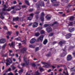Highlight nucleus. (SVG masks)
I'll return each mask as SVG.
<instances>
[{
    "instance_id": "1",
    "label": "nucleus",
    "mask_w": 75,
    "mask_h": 75,
    "mask_svg": "<svg viewBox=\"0 0 75 75\" xmlns=\"http://www.w3.org/2000/svg\"><path fill=\"white\" fill-rule=\"evenodd\" d=\"M13 62L11 61V59L9 58L6 60V65H10L11 64H12Z\"/></svg>"
},
{
    "instance_id": "2",
    "label": "nucleus",
    "mask_w": 75,
    "mask_h": 75,
    "mask_svg": "<svg viewBox=\"0 0 75 75\" xmlns=\"http://www.w3.org/2000/svg\"><path fill=\"white\" fill-rule=\"evenodd\" d=\"M25 59H26V58L25 57H24L23 58V60L25 63H25H23L21 65L22 66V67H25V65H28V64H29V62H27V61L25 60Z\"/></svg>"
},
{
    "instance_id": "3",
    "label": "nucleus",
    "mask_w": 75,
    "mask_h": 75,
    "mask_svg": "<svg viewBox=\"0 0 75 75\" xmlns=\"http://www.w3.org/2000/svg\"><path fill=\"white\" fill-rule=\"evenodd\" d=\"M42 64L43 65H46L47 64V65H45V66H43V67H44L45 68H49V67H50V66H51L50 64H48V63H46L45 62H42Z\"/></svg>"
},
{
    "instance_id": "4",
    "label": "nucleus",
    "mask_w": 75,
    "mask_h": 75,
    "mask_svg": "<svg viewBox=\"0 0 75 75\" xmlns=\"http://www.w3.org/2000/svg\"><path fill=\"white\" fill-rule=\"evenodd\" d=\"M33 16H34L33 13H31L30 15V16L27 18V20H30V21H31V20L33 19Z\"/></svg>"
},
{
    "instance_id": "5",
    "label": "nucleus",
    "mask_w": 75,
    "mask_h": 75,
    "mask_svg": "<svg viewBox=\"0 0 75 75\" xmlns=\"http://www.w3.org/2000/svg\"><path fill=\"white\" fill-rule=\"evenodd\" d=\"M44 35H42L38 39V41H42Z\"/></svg>"
},
{
    "instance_id": "6",
    "label": "nucleus",
    "mask_w": 75,
    "mask_h": 75,
    "mask_svg": "<svg viewBox=\"0 0 75 75\" xmlns=\"http://www.w3.org/2000/svg\"><path fill=\"white\" fill-rule=\"evenodd\" d=\"M44 16L45 15H44V12L42 13L41 14V16L40 18V20L42 21H44Z\"/></svg>"
},
{
    "instance_id": "7",
    "label": "nucleus",
    "mask_w": 75,
    "mask_h": 75,
    "mask_svg": "<svg viewBox=\"0 0 75 75\" xmlns=\"http://www.w3.org/2000/svg\"><path fill=\"white\" fill-rule=\"evenodd\" d=\"M70 71H72L73 72H74V73H73L71 74V75H74V74L75 73V67H74L73 68H71L70 69Z\"/></svg>"
},
{
    "instance_id": "8",
    "label": "nucleus",
    "mask_w": 75,
    "mask_h": 75,
    "mask_svg": "<svg viewBox=\"0 0 75 75\" xmlns=\"http://www.w3.org/2000/svg\"><path fill=\"white\" fill-rule=\"evenodd\" d=\"M39 4L41 6H44V3L43 1H42L41 0L39 1Z\"/></svg>"
},
{
    "instance_id": "9",
    "label": "nucleus",
    "mask_w": 75,
    "mask_h": 75,
    "mask_svg": "<svg viewBox=\"0 0 75 75\" xmlns=\"http://www.w3.org/2000/svg\"><path fill=\"white\" fill-rule=\"evenodd\" d=\"M27 48L26 47H23V50H21V53H22V54H24V51H27Z\"/></svg>"
},
{
    "instance_id": "10",
    "label": "nucleus",
    "mask_w": 75,
    "mask_h": 75,
    "mask_svg": "<svg viewBox=\"0 0 75 75\" xmlns=\"http://www.w3.org/2000/svg\"><path fill=\"white\" fill-rule=\"evenodd\" d=\"M75 30V28H69V31L70 33H72Z\"/></svg>"
},
{
    "instance_id": "11",
    "label": "nucleus",
    "mask_w": 75,
    "mask_h": 75,
    "mask_svg": "<svg viewBox=\"0 0 75 75\" xmlns=\"http://www.w3.org/2000/svg\"><path fill=\"white\" fill-rule=\"evenodd\" d=\"M71 35H72V34L71 33H68L66 35V38L67 39H68V38H69L71 37Z\"/></svg>"
},
{
    "instance_id": "12",
    "label": "nucleus",
    "mask_w": 75,
    "mask_h": 75,
    "mask_svg": "<svg viewBox=\"0 0 75 75\" xmlns=\"http://www.w3.org/2000/svg\"><path fill=\"white\" fill-rule=\"evenodd\" d=\"M10 46V47H13V48L14 47V46H15V42H12L11 43V44L9 43L8 44Z\"/></svg>"
},
{
    "instance_id": "13",
    "label": "nucleus",
    "mask_w": 75,
    "mask_h": 75,
    "mask_svg": "<svg viewBox=\"0 0 75 75\" xmlns=\"http://www.w3.org/2000/svg\"><path fill=\"white\" fill-rule=\"evenodd\" d=\"M0 14L1 16L0 17V18L2 19H4V17L2 16H3V14H4V15H6V13L5 12H1L0 13Z\"/></svg>"
},
{
    "instance_id": "14",
    "label": "nucleus",
    "mask_w": 75,
    "mask_h": 75,
    "mask_svg": "<svg viewBox=\"0 0 75 75\" xmlns=\"http://www.w3.org/2000/svg\"><path fill=\"white\" fill-rule=\"evenodd\" d=\"M6 42V39H2L0 40V44H3Z\"/></svg>"
},
{
    "instance_id": "15",
    "label": "nucleus",
    "mask_w": 75,
    "mask_h": 75,
    "mask_svg": "<svg viewBox=\"0 0 75 75\" xmlns=\"http://www.w3.org/2000/svg\"><path fill=\"white\" fill-rule=\"evenodd\" d=\"M72 59V57L70 55L68 56L67 58V61H71Z\"/></svg>"
},
{
    "instance_id": "16",
    "label": "nucleus",
    "mask_w": 75,
    "mask_h": 75,
    "mask_svg": "<svg viewBox=\"0 0 75 75\" xmlns=\"http://www.w3.org/2000/svg\"><path fill=\"white\" fill-rule=\"evenodd\" d=\"M66 42L65 41H61L59 43V44L60 45V46H61L63 44H65Z\"/></svg>"
},
{
    "instance_id": "17",
    "label": "nucleus",
    "mask_w": 75,
    "mask_h": 75,
    "mask_svg": "<svg viewBox=\"0 0 75 75\" xmlns=\"http://www.w3.org/2000/svg\"><path fill=\"white\" fill-rule=\"evenodd\" d=\"M35 39L34 38H33L30 40V44H33L35 42Z\"/></svg>"
},
{
    "instance_id": "18",
    "label": "nucleus",
    "mask_w": 75,
    "mask_h": 75,
    "mask_svg": "<svg viewBox=\"0 0 75 75\" xmlns=\"http://www.w3.org/2000/svg\"><path fill=\"white\" fill-rule=\"evenodd\" d=\"M38 26V23L36 22L33 25V28H35V27H37Z\"/></svg>"
},
{
    "instance_id": "19",
    "label": "nucleus",
    "mask_w": 75,
    "mask_h": 75,
    "mask_svg": "<svg viewBox=\"0 0 75 75\" xmlns=\"http://www.w3.org/2000/svg\"><path fill=\"white\" fill-rule=\"evenodd\" d=\"M46 30L48 33H50L51 31H52V28H49L46 29Z\"/></svg>"
},
{
    "instance_id": "20",
    "label": "nucleus",
    "mask_w": 75,
    "mask_h": 75,
    "mask_svg": "<svg viewBox=\"0 0 75 75\" xmlns=\"http://www.w3.org/2000/svg\"><path fill=\"white\" fill-rule=\"evenodd\" d=\"M11 70V68H9V69H8L7 71H4V72H6V73L4 74L3 75H7V74H6V73H7V72H8V71H10Z\"/></svg>"
},
{
    "instance_id": "21",
    "label": "nucleus",
    "mask_w": 75,
    "mask_h": 75,
    "mask_svg": "<svg viewBox=\"0 0 75 75\" xmlns=\"http://www.w3.org/2000/svg\"><path fill=\"white\" fill-rule=\"evenodd\" d=\"M8 7V4H7V3L6 2V4L4 5V7L5 8H7Z\"/></svg>"
},
{
    "instance_id": "22",
    "label": "nucleus",
    "mask_w": 75,
    "mask_h": 75,
    "mask_svg": "<svg viewBox=\"0 0 75 75\" xmlns=\"http://www.w3.org/2000/svg\"><path fill=\"white\" fill-rule=\"evenodd\" d=\"M63 51H64L65 52L63 53L62 55V57H64V56H65V55H67V52H66V50H64Z\"/></svg>"
},
{
    "instance_id": "23",
    "label": "nucleus",
    "mask_w": 75,
    "mask_h": 75,
    "mask_svg": "<svg viewBox=\"0 0 75 75\" xmlns=\"http://www.w3.org/2000/svg\"><path fill=\"white\" fill-rule=\"evenodd\" d=\"M73 25H74V23H73V22H70L68 24V26H73Z\"/></svg>"
},
{
    "instance_id": "24",
    "label": "nucleus",
    "mask_w": 75,
    "mask_h": 75,
    "mask_svg": "<svg viewBox=\"0 0 75 75\" xmlns=\"http://www.w3.org/2000/svg\"><path fill=\"white\" fill-rule=\"evenodd\" d=\"M21 6H18L17 7V8H16V10L17 11L18 10H21Z\"/></svg>"
},
{
    "instance_id": "25",
    "label": "nucleus",
    "mask_w": 75,
    "mask_h": 75,
    "mask_svg": "<svg viewBox=\"0 0 75 75\" xmlns=\"http://www.w3.org/2000/svg\"><path fill=\"white\" fill-rule=\"evenodd\" d=\"M15 40H16V41H20V40H21V38H17L15 39Z\"/></svg>"
},
{
    "instance_id": "26",
    "label": "nucleus",
    "mask_w": 75,
    "mask_h": 75,
    "mask_svg": "<svg viewBox=\"0 0 75 75\" xmlns=\"http://www.w3.org/2000/svg\"><path fill=\"white\" fill-rule=\"evenodd\" d=\"M18 20V17L13 18V21H17Z\"/></svg>"
},
{
    "instance_id": "27",
    "label": "nucleus",
    "mask_w": 75,
    "mask_h": 75,
    "mask_svg": "<svg viewBox=\"0 0 75 75\" xmlns=\"http://www.w3.org/2000/svg\"><path fill=\"white\" fill-rule=\"evenodd\" d=\"M47 42H48V40H47L46 39L44 41L43 44L45 45V44H47Z\"/></svg>"
},
{
    "instance_id": "28",
    "label": "nucleus",
    "mask_w": 75,
    "mask_h": 75,
    "mask_svg": "<svg viewBox=\"0 0 75 75\" xmlns=\"http://www.w3.org/2000/svg\"><path fill=\"white\" fill-rule=\"evenodd\" d=\"M65 71H66V73H65V71H63V74H65V75H69V74H68V71H67V70H65Z\"/></svg>"
},
{
    "instance_id": "29",
    "label": "nucleus",
    "mask_w": 75,
    "mask_h": 75,
    "mask_svg": "<svg viewBox=\"0 0 75 75\" xmlns=\"http://www.w3.org/2000/svg\"><path fill=\"white\" fill-rule=\"evenodd\" d=\"M74 18H74V16H71L70 17V21H73V20H74Z\"/></svg>"
},
{
    "instance_id": "30",
    "label": "nucleus",
    "mask_w": 75,
    "mask_h": 75,
    "mask_svg": "<svg viewBox=\"0 0 75 75\" xmlns=\"http://www.w3.org/2000/svg\"><path fill=\"white\" fill-rule=\"evenodd\" d=\"M40 35V34L38 32L36 33L35 34V36H36V37H38Z\"/></svg>"
},
{
    "instance_id": "31",
    "label": "nucleus",
    "mask_w": 75,
    "mask_h": 75,
    "mask_svg": "<svg viewBox=\"0 0 75 75\" xmlns=\"http://www.w3.org/2000/svg\"><path fill=\"white\" fill-rule=\"evenodd\" d=\"M7 45V43H5L4 45H3L2 47V49L3 50H4L5 48V47H6Z\"/></svg>"
},
{
    "instance_id": "32",
    "label": "nucleus",
    "mask_w": 75,
    "mask_h": 75,
    "mask_svg": "<svg viewBox=\"0 0 75 75\" xmlns=\"http://www.w3.org/2000/svg\"><path fill=\"white\" fill-rule=\"evenodd\" d=\"M51 26V25L49 24H45L44 25L45 27H50Z\"/></svg>"
},
{
    "instance_id": "33",
    "label": "nucleus",
    "mask_w": 75,
    "mask_h": 75,
    "mask_svg": "<svg viewBox=\"0 0 75 75\" xmlns=\"http://www.w3.org/2000/svg\"><path fill=\"white\" fill-rule=\"evenodd\" d=\"M39 68L40 72H42V71H44V69L41 67H40Z\"/></svg>"
},
{
    "instance_id": "34",
    "label": "nucleus",
    "mask_w": 75,
    "mask_h": 75,
    "mask_svg": "<svg viewBox=\"0 0 75 75\" xmlns=\"http://www.w3.org/2000/svg\"><path fill=\"white\" fill-rule=\"evenodd\" d=\"M35 74L37 75H40V73L38 72V71L35 72Z\"/></svg>"
},
{
    "instance_id": "35",
    "label": "nucleus",
    "mask_w": 75,
    "mask_h": 75,
    "mask_svg": "<svg viewBox=\"0 0 75 75\" xmlns=\"http://www.w3.org/2000/svg\"><path fill=\"white\" fill-rule=\"evenodd\" d=\"M48 15L46 17V18L47 20H50V19H51V17H48Z\"/></svg>"
},
{
    "instance_id": "36",
    "label": "nucleus",
    "mask_w": 75,
    "mask_h": 75,
    "mask_svg": "<svg viewBox=\"0 0 75 75\" xmlns=\"http://www.w3.org/2000/svg\"><path fill=\"white\" fill-rule=\"evenodd\" d=\"M25 3H26V4H27V5H28L29 6L30 5V4L28 1L25 0Z\"/></svg>"
},
{
    "instance_id": "37",
    "label": "nucleus",
    "mask_w": 75,
    "mask_h": 75,
    "mask_svg": "<svg viewBox=\"0 0 75 75\" xmlns=\"http://www.w3.org/2000/svg\"><path fill=\"white\" fill-rule=\"evenodd\" d=\"M17 5L15 6H13L12 7H10V8H11V9H14V8H15V7H17Z\"/></svg>"
},
{
    "instance_id": "38",
    "label": "nucleus",
    "mask_w": 75,
    "mask_h": 75,
    "mask_svg": "<svg viewBox=\"0 0 75 75\" xmlns=\"http://www.w3.org/2000/svg\"><path fill=\"white\" fill-rule=\"evenodd\" d=\"M21 42H22L24 45H25V44H26V41L25 40H24L23 41H21Z\"/></svg>"
},
{
    "instance_id": "39",
    "label": "nucleus",
    "mask_w": 75,
    "mask_h": 75,
    "mask_svg": "<svg viewBox=\"0 0 75 75\" xmlns=\"http://www.w3.org/2000/svg\"><path fill=\"white\" fill-rule=\"evenodd\" d=\"M7 54H2V57H7Z\"/></svg>"
},
{
    "instance_id": "40",
    "label": "nucleus",
    "mask_w": 75,
    "mask_h": 75,
    "mask_svg": "<svg viewBox=\"0 0 75 75\" xmlns=\"http://www.w3.org/2000/svg\"><path fill=\"white\" fill-rule=\"evenodd\" d=\"M11 11V8H10V7L8 9H6V11Z\"/></svg>"
},
{
    "instance_id": "41",
    "label": "nucleus",
    "mask_w": 75,
    "mask_h": 75,
    "mask_svg": "<svg viewBox=\"0 0 75 75\" xmlns=\"http://www.w3.org/2000/svg\"><path fill=\"white\" fill-rule=\"evenodd\" d=\"M36 8H37V10H40V6L39 5H36Z\"/></svg>"
},
{
    "instance_id": "42",
    "label": "nucleus",
    "mask_w": 75,
    "mask_h": 75,
    "mask_svg": "<svg viewBox=\"0 0 75 75\" xmlns=\"http://www.w3.org/2000/svg\"><path fill=\"white\" fill-rule=\"evenodd\" d=\"M23 72V69H22L19 71V74H21V73H22V72Z\"/></svg>"
},
{
    "instance_id": "43",
    "label": "nucleus",
    "mask_w": 75,
    "mask_h": 75,
    "mask_svg": "<svg viewBox=\"0 0 75 75\" xmlns=\"http://www.w3.org/2000/svg\"><path fill=\"white\" fill-rule=\"evenodd\" d=\"M51 1L52 3H56L57 2L56 0H51Z\"/></svg>"
},
{
    "instance_id": "44",
    "label": "nucleus",
    "mask_w": 75,
    "mask_h": 75,
    "mask_svg": "<svg viewBox=\"0 0 75 75\" xmlns=\"http://www.w3.org/2000/svg\"><path fill=\"white\" fill-rule=\"evenodd\" d=\"M7 34L9 35H11V32H8L7 33Z\"/></svg>"
},
{
    "instance_id": "45",
    "label": "nucleus",
    "mask_w": 75,
    "mask_h": 75,
    "mask_svg": "<svg viewBox=\"0 0 75 75\" xmlns=\"http://www.w3.org/2000/svg\"><path fill=\"white\" fill-rule=\"evenodd\" d=\"M44 33H45L44 31L42 30L41 31L40 33L42 34H43Z\"/></svg>"
},
{
    "instance_id": "46",
    "label": "nucleus",
    "mask_w": 75,
    "mask_h": 75,
    "mask_svg": "<svg viewBox=\"0 0 75 75\" xmlns=\"http://www.w3.org/2000/svg\"><path fill=\"white\" fill-rule=\"evenodd\" d=\"M51 54L50 53L47 54V57H50V56H51Z\"/></svg>"
},
{
    "instance_id": "47",
    "label": "nucleus",
    "mask_w": 75,
    "mask_h": 75,
    "mask_svg": "<svg viewBox=\"0 0 75 75\" xmlns=\"http://www.w3.org/2000/svg\"><path fill=\"white\" fill-rule=\"evenodd\" d=\"M4 30H7V27L6 26H4Z\"/></svg>"
},
{
    "instance_id": "48",
    "label": "nucleus",
    "mask_w": 75,
    "mask_h": 75,
    "mask_svg": "<svg viewBox=\"0 0 75 75\" xmlns=\"http://www.w3.org/2000/svg\"><path fill=\"white\" fill-rule=\"evenodd\" d=\"M12 68L13 70H14V69H15L16 68V67L14 66H12Z\"/></svg>"
},
{
    "instance_id": "49",
    "label": "nucleus",
    "mask_w": 75,
    "mask_h": 75,
    "mask_svg": "<svg viewBox=\"0 0 75 75\" xmlns=\"http://www.w3.org/2000/svg\"><path fill=\"white\" fill-rule=\"evenodd\" d=\"M54 35V33H51L49 35V36H50V37H52V35Z\"/></svg>"
},
{
    "instance_id": "50",
    "label": "nucleus",
    "mask_w": 75,
    "mask_h": 75,
    "mask_svg": "<svg viewBox=\"0 0 75 75\" xmlns=\"http://www.w3.org/2000/svg\"><path fill=\"white\" fill-rule=\"evenodd\" d=\"M32 65L33 67H36L35 66V64H32Z\"/></svg>"
},
{
    "instance_id": "51",
    "label": "nucleus",
    "mask_w": 75,
    "mask_h": 75,
    "mask_svg": "<svg viewBox=\"0 0 75 75\" xmlns=\"http://www.w3.org/2000/svg\"><path fill=\"white\" fill-rule=\"evenodd\" d=\"M38 50H39V47H37L35 49V51H38Z\"/></svg>"
},
{
    "instance_id": "52",
    "label": "nucleus",
    "mask_w": 75,
    "mask_h": 75,
    "mask_svg": "<svg viewBox=\"0 0 75 75\" xmlns=\"http://www.w3.org/2000/svg\"><path fill=\"white\" fill-rule=\"evenodd\" d=\"M8 75H13V74L11 72L10 73H8Z\"/></svg>"
},
{
    "instance_id": "53",
    "label": "nucleus",
    "mask_w": 75,
    "mask_h": 75,
    "mask_svg": "<svg viewBox=\"0 0 75 75\" xmlns=\"http://www.w3.org/2000/svg\"><path fill=\"white\" fill-rule=\"evenodd\" d=\"M6 8H3V11H7V9H6Z\"/></svg>"
},
{
    "instance_id": "54",
    "label": "nucleus",
    "mask_w": 75,
    "mask_h": 75,
    "mask_svg": "<svg viewBox=\"0 0 75 75\" xmlns=\"http://www.w3.org/2000/svg\"><path fill=\"white\" fill-rule=\"evenodd\" d=\"M13 4H17V2L16 1H13Z\"/></svg>"
},
{
    "instance_id": "55",
    "label": "nucleus",
    "mask_w": 75,
    "mask_h": 75,
    "mask_svg": "<svg viewBox=\"0 0 75 75\" xmlns=\"http://www.w3.org/2000/svg\"><path fill=\"white\" fill-rule=\"evenodd\" d=\"M11 13L13 14L14 13H16V12L14 11H11Z\"/></svg>"
},
{
    "instance_id": "56",
    "label": "nucleus",
    "mask_w": 75,
    "mask_h": 75,
    "mask_svg": "<svg viewBox=\"0 0 75 75\" xmlns=\"http://www.w3.org/2000/svg\"><path fill=\"white\" fill-rule=\"evenodd\" d=\"M22 8H25V7H26V6L25 5L22 6Z\"/></svg>"
},
{
    "instance_id": "57",
    "label": "nucleus",
    "mask_w": 75,
    "mask_h": 75,
    "mask_svg": "<svg viewBox=\"0 0 75 75\" xmlns=\"http://www.w3.org/2000/svg\"><path fill=\"white\" fill-rule=\"evenodd\" d=\"M58 23L57 22H55L53 24H52V25H53L54 24H57Z\"/></svg>"
},
{
    "instance_id": "58",
    "label": "nucleus",
    "mask_w": 75,
    "mask_h": 75,
    "mask_svg": "<svg viewBox=\"0 0 75 75\" xmlns=\"http://www.w3.org/2000/svg\"><path fill=\"white\" fill-rule=\"evenodd\" d=\"M33 10H34L33 9H30L29 10V11H32Z\"/></svg>"
},
{
    "instance_id": "59",
    "label": "nucleus",
    "mask_w": 75,
    "mask_h": 75,
    "mask_svg": "<svg viewBox=\"0 0 75 75\" xmlns=\"http://www.w3.org/2000/svg\"><path fill=\"white\" fill-rule=\"evenodd\" d=\"M51 71V69H49L47 71L48 72H50Z\"/></svg>"
},
{
    "instance_id": "60",
    "label": "nucleus",
    "mask_w": 75,
    "mask_h": 75,
    "mask_svg": "<svg viewBox=\"0 0 75 75\" xmlns=\"http://www.w3.org/2000/svg\"><path fill=\"white\" fill-rule=\"evenodd\" d=\"M40 12H35V14H39V13H40Z\"/></svg>"
},
{
    "instance_id": "61",
    "label": "nucleus",
    "mask_w": 75,
    "mask_h": 75,
    "mask_svg": "<svg viewBox=\"0 0 75 75\" xmlns=\"http://www.w3.org/2000/svg\"><path fill=\"white\" fill-rule=\"evenodd\" d=\"M57 42H53V44H57Z\"/></svg>"
},
{
    "instance_id": "62",
    "label": "nucleus",
    "mask_w": 75,
    "mask_h": 75,
    "mask_svg": "<svg viewBox=\"0 0 75 75\" xmlns=\"http://www.w3.org/2000/svg\"><path fill=\"white\" fill-rule=\"evenodd\" d=\"M25 23H23V24L22 25V27H24V25H25Z\"/></svg>"
},
{
    "instance_id": "63",
    "label": "nucleus",
    "mask_w": 75,
    "mask_h": 75,
    "mask_svg": "<svg viewBox=\"0 0 75 75\" xmlns=\"http://www.w3.org/2000/svg\"><path fill=\"white\" fill-rule=\"evenodd\" d=\"M14 27H15V28H18V25H17L16 26H14Z\"/></svg>"
},
{
    "instance_id": "64",
    "label": "nucleus",
    "mask_w": 75,
    "mask_h": 75,
    "mask_svg": "<svg viewBox=\"0 0 75 75\" xmlns=\"http://www.w3.org/2000/svg\"><path fill=\"white\" fill-rule=\"evenodd\" d=\"M13 61H16V59H15V58H13Z\"/></svg>"
}]
</instances>
